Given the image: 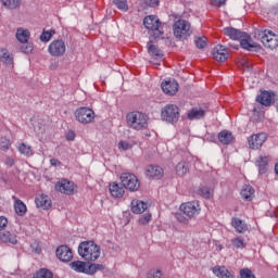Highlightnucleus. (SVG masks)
I'll use <instances>...</instances> for the list:
<instances>
[{
  "mask_svg": "<svg viewBox=\"0 0 278 278\" xmlns=\"http://www.w3.org/2000/svg\"><path fill=\"white\" fill-rule=\"evenodd\" d=\"M201 214V204L199 201H190L180 204L179 212L175 214L176 220L182 225H189L192 218Z\"/></svg>",
  "mask_w": 278,
  "mask_h": 278,
  "instance_id": "1",
  "label": "nucleus"
},
{
  "mask_svg": "<svg viewBox=\"0 0 278 278\" xmlns=\"http://www.w3.org/2000/svg\"><path fill=\"white\" fill-rule=\"evenodd\" d=\"M224 34L225 36H228V38H231V40H240V46L247 51H257V49H260V45L251 42L250 34L243 33L233 27L225 28Z\"/></svg>",
  "mask_w": 278,
  "mask_h": 278,
  "instance_id": "2",
  "label": "nucleus"
},
{
  "mask_svg": "<svg viewBox=\"0 0 278 278\" xmlns=\"http://www.w3.org/2000/svg\"><path fill=\"white\" fill-rule=\"evenodd\" d=\"M78 254L86 262H97L101 257V247L94 241H83L78 245Z\"/></svg>",
  "mask_w": 278,
  "mask_h": 278,
  "instance_id": "3",
  "label": "nucleus"
},
{
  "mask_svg": "<svg viewBox=\"0 0 278 278\" xmlns=\"http://www.w3.org/2000/svg\"><path fill=\"white\" fill-rule=\"evenodd\" d=\"M127 125L131 127V129H136L140 131L141 129H147L149 127V116L147 114L132 111L126 115Z\"/></svg>",
  "mask_w": 278,
  "mask_h": 278,
  "instance_id": "4",
  "label": "nucleus"
},
{
  "mask_svg": "<svg viewBox=\"0 0 278 278\" xmlns=\"http://www.w3.org/2000/svg\"><path fill=\"white\" fill-rule=\"evenodd\" d=\"M72 270L75 273H84L85 275H94L97 270H104L103 264L86 263L84 261H74L70 264Z\"/></svg>",
  "mask_w": 278,
  "mask_h": 278,
  "instance_id": "5",
  "label": "nucleus"
},
{
  "mask_svg": "<svg viewBox=\"0 0 278 278\" xmlns=\"http://www.w3.org/2000/svg\"><path fill=\"white\" fill-rule=\"evenodd\" d=\"M173 31L175 38L178 40H188V38L192 36V26L190 25V22L180 18L174 23Z\"/></svg>",
  "mask_w": 278,
  "mask_h": 278,
  "instance_id": "6",
  "label": "nucleus"
},
{
  "mask_svg": "<svg viewBox=\"0 0 278 278\" xmlns=\"http://www.w3.org/2000/svg\"><path fill=\"white\" fill-rule=\"evenodd\" d=\"M181 114L179 113V106L176 104H166L161 110V119L169 125H175L179 122Z\"/></svg>",
  "mask_w": 278,
  "mask_h": 278,
  "instance_id": "7",
  "label": "nucleus"
},
{
  "mask_svg": "<svg viewBox=\"0 0 278 278\" xmlns=\"http://www.w3.org/2000/svg\"><path fill=\"white\" fill-rule=\"evenodd\" d=\"M255 38L261 40L266 49H277L278 47V36L271 30H257L255 33Z\"/></svg>",
  "mask_w": 278,
  "mask_h": 278,
  "instance_id": "8",
  "label": "nucleus"
},
{
  "mask_svg": "<svg viewBox=\"0 0 278 278\" xmlns=\"http://www.w3.org/2000/svg\"><path fill=\"white\" fill-rule=\"evenodd\" d=\"M143 25L147 29H151L153 31V36L155 39L162 38L164 36V30L162 29V22H160V18L154 15H149L144 17Z\"/></svg>",
  "mask_w": 278,
  "mask_h": 278,
  "instance_id": "9",
  "label": "nucleus"
},
{
  "mask_svg": "<svg viewBox=\"0 0 278 278\" xmlns=\"http://www.w3.org/2000/svg\"><path fill=\"white\" fill-rule=\"evenodd\" d=\"M123 188L130 192H138L140 190V180L135 174L123 173L119 177Z\"/></svg>",
  "mask_w": 278,
  "mask_h": 278,
  "instance_id": "10",
  "label": "nucleus"
},
{
  "mask_svg": "<svg viewBox=\"0 0 278 278\" xmlns=\"http://www.w3.org/2000/svg\"><path fill=\"white\" fill-rule=\"evenodd\" d=\"M75 118L81 125H88L94 121V111L88 106H80L75 111Z\"/></svg>",
  "mask_w": 278,
  "mask_h": 278,
  "instance_id": "11",
  "label": "nucleus"
},
{
  "mask_svg": "<svg viewBox=\"0 0 278 278\" xmlns=\"http://www.w3.org/2000/svg\"><path fill=\"white\" fill-rule=\"evenodd\" d=\"M55 190L58 192H61V194H67L68 197L75 194V192H77V185H75V182L66 179V178H62L61 180H59L55 184Z\"/></svg>",
  "mask_w": 278,
  "mask_h": 278,
  "instance_id": "12",
  "label": "nucleus"
},
{
  "mask_svg": "<svg viewBox=\"0 0 278 278\" xmlns=\"http://www.w3.org/2000/svg\"><path fill=\"white\" fill-rule=\"evenodd\" d=\"M48 51L53 58H62L66 53V43L62 39H55L49 45Z\"/></svg>",
  "mask_w": 278,
  "mask_h": 278,
  "instance_id": "13",
  "label": "nucleus"
},
{
  "mask_svg": "<svg viewBox=\"0 0 278 278\" xmlns=\"http://www.w3.org/2000/svg\"><path fill=\"white\" fill-rule=\"evenodd\" d=\"M266 140H268V137L266 136V134L258 132L248 138V144L250 149L257 150V149H262V146L264 144V142H266Z\"/></svg>",
  "mask_w": 278,
  "mask_h": 278,
  "instance_id": "14",
  "label": "nucleus"
},
{
  "mask_svg": "<svg viewBox=\"0 0 278 278\" xmlns=\"http://www.w3.org/2000/svg\"><path fill=\"white\" fill-rule=\"evenodd\" d=\"M56 257L60 262H71L73 260V250L68 245L56 248Z\"/></svg>",
  "mask_w": 278,
  "mask_h": 278,
  "instance_id": "15",
  "label": "nucleus"
},
{
  "mask_svg": "<svg viewBox=\"0 0 278 278\" xmlns=\"http://www.w3.org/2000/svg\"><path fill=\"white\" fill-rule=\"evenodd\" d=\"M213 58L217 62H227V58H229V51L223 45H217L213 49Z\"/></svg>",
  "mask_w": 278,
  "mask_h": 278,
  "instance_id": "16",
  "label": "nucleus"
},
{
  "mask_svg": "<svg viewBox=\"0 0 278 278\" xmlns=\"http://www.w3.org/2000/svg\"><path fill=\"white\" fill-rule=\"evenodd\" d=\"M161 88L165 94L173 97V94H177V91L179 90V84H177L176 80H165L162 83Z\"/></svg>",
  "mask_w": 278,
  "mask_h": 278,
  "instance_id": "17",
  "label": "nucleus"
},
{
  "mask_svg": "<svg viewBox=\"0 0 278 278\" xmlns=\"http://www.w3.org/2000/svg\"><path fill=\"white\" fill-rule=\"evenodd\" d=\"M205 114H207V108H192L187 113V117L189 121H201V118H205Z\"/></svg>",
  "mask_w": 278,
  "mask_h": 278,
  "instance_id": "18",
  "label": "nucleus"
},
{
  "mask_svg": "<svg viewBox=\"0 0 278 278\" xmlns=\"http://www.w3.org/2000/svg\"><path fill=\"white\" fill-rule=\"evenodd\" d=\"M146 175L150 179H162L164 169L157 165H149L146 169Z\"/></svg>",
  "mask_w": 278,
  "mask_h": 278,
  "instance_id": "19",
  "label": "nucleus"
},
{
  "mask_svg": "<svg viewBox=\"0 0 278 278\" xmlns=\"http://www.w3.org/2000/svg\"><path fill=\"white\" fill-rule=\"evenodd\" d=\"M273 97H275V93L270 91H262L261 94L256 97V101L257 103H261V105L268 108L275 103V101H273Z\"/></svg>",
  "mask_w": 278,
  "mask_h": 278,
  "instance_id": "20",
  "label": "nucleus"
},
{
  "mask_svg": "<svg viewBox=\"0 0 278 278\" xmlns=\"http://www.w3.org/2000/svg\"><path fill=\"white\" fill-rule=\"evenodd\" d=\"M231 225L237 233H245V231H249V225L238 217L231 218Z\"/></svg>",
  "mask_w": 278,
  "mask_h": 278,
  "instance_id": "21",
  "label": "nucleus"
},
{
  "mask_svg": "<svg viewBox=\"0 0 278 278\" xmlns=\"http://www.w3.org/2000/svg\"><path fill=\"white\" fill-rule=\"evenodd\" d=\"M0 241L3 242V244H18V239L16 237V233L11 231L1 232Z\"/></svg>",
  "mask_w": 278,
  "mask_h": 278,
  "instance_id": "22",
  "label": "nucleus"
},
{
  "mask_svg": "<svg viewBox=\"0 0 278 278\" xmlns=\"http://www.w3.org/2000/svg\"><path fill=\"white\" fill-rule=\"evenodd\" d=\"M109 190L114 199H121L125 194V187H121L117 182H112Z\"/></svg>",
  "mask_w": 278,
  "mask_h": 278,
  "instance_id": "23",
  "label": "nucleus"
},
{
  "mask_svg": "<svg viewBox=\"0 0 278 278\" xmlns=\"http://www.w3.org/2000/svg\"><path fill=\"white\" fill-rule=\"evenodd\" d=\"M213 273L218 278H236L225 266H215Z\"/></svg>",
  "mask_w": 278,
  "mask_h": 278,
  "instance_id": "24",
  "label": "nucleus"
},
{
  "mask_svg": "<svg viewBox=\"0 0 278 278\" xmlns=\"http://www.w3.org/2000/svg\"><path fill=\"white\" fill-rule=\"evenodd\" d=\"M255 165L258 168L260 175H266L268 172V156H260L256 160Z\"/></svg>",
  "mask_w": 278,
  "mask_h": 278,
  "instance_id": "25",
  "label": "nucleus"
},
{
  "mask_svg": "<svg viewBox=\"0 0 278 278\" xmlns=\"http://www.w3.org/2000/svg\"><path fill=\"white\" fill-rule=\"evenodd\" d=\"M222 144H231L233 142V134L229 130H222L217 136Z\"/></svg>",
  "mask_w": 278,
  "mask_h": 278,
  "instance_id": "26",
  "label": "nucleus"
},
{
  "mask_svg": "<svg viewBox=\"0 0 278 278\" xmlns=\"http://www.w3.org/2000/svg\"><path fill=\"white\" fill-rule=\"evenodd\" d=\"M241 197L245 201H253V197H255V189H253L251 185H244L241 189Z\"/></svg>",
  "mask_w": 278,
  "mask_h": 278,
  "instance_id": "27",
  "label": "nucleus"
},
{
  "mask_svg": "<svg viewBox=\"0 0 278 278\" xmlns=\"http://www.w3.org/2000/svg\"><path fill=\"white\" fill-rule=\"evenodd\" d=\"M35 203L37 207H41L42 210H49L51 207L49 195H39L36 198Z\"/></svg>",
  "mask_w": 278,
  "mask_h": 278,
  "instance_id": "28",
  "label": "nucleus"
},
{
  "mask_svg": "<svg viewBox=\"0 0 278 278\" xmlns=\"http://www.w3.org/2000/svg\"><path fill=\"white\" fill-rule=\"evenodd\" d=\"M147 211V203L140 200H132L131 202V212L134 214H142Z\"/></svg>",
  "mask_w": 278,
  "mask_h": 278,
  "instance_id": "29",
  "label": "nucleus"
},
{
  "mask_svg": "<svg viewBox=\"0 0 278 278\" xmlns=\"http://www.w3.org/2000/svg\"><path fill=\"white\" fill-rule=\"evenodd\" d=\"M0 61L3 62V64H8L9 66H12L14 64V55L10 53L7 49L0 50Z\"/></svg>",
  "mask_w": 278,
  "mask_h": 278,
  "instance_id": "30",
  "label": "nucleus"
},
{
  "mask_svg": "<svg viewBox=\"0 0 278 278\" xmlns=\"http://www.w3.org/2000/svg\"><path fill=\"white\" fill-rule=\"evenodd\" d=\"M190 170V163L182 161L176 165V173L179 177H184Z\"/></svg>",
  "mask_w": 278,
  "mask_h": 278,
  "instance_id": "31",
  "label": "nucleus"
},
{
  "mask_svg": "<svg viewBox=\"0 0 278 278\" xmlns=\"http://www.w3.org/2000/svg\"><path fill=\"white\" fill-rule=\"evenodd\" d=\"M14 210L17 216H25L27 214V205L18 199L15 200Z\"/></svg>",
  "mask_w": 278,
  "mask_h": 278,
  "instance_id": "32",
  "label": "nucleus"
},
{
  "mask_svg": "<svg viewBox=\"0 0 278 278\" xmlns=\"http://www.w3.org/2000/svg\"><path fill=\"white\" fill-rule=\"evenodd\" d=\"M148 53L150 55H153L154 58H162V55H164V53H162L160 48L153 45V41L148 42Z\"/></svg>",
  "mask_w": 278,
  "mask_h": 278,
  "instance_id": "33",
  "label": "nucleus"
},
{
  "mask_svg": "<svg viewBox=\"0 0 278 278\" xmlns=\"http://www.w3.org/2000/svg\"><path fill=\"white\" fill-rule=\"evenodd\" d=\"M29 36L30 34L27 29L18 28L16 31V39L18 42H28Z\"/></svg>",
  "mask_w": 278,
  "mask_h": 278,
  "instance_id": "34",
  "label": "nucleus"
},
{
  "mask_svg": "<svg viewBox=\"0 0 278 278\" xmlns=\"http://www.w3.org/2000/svg\"><path fill=\"white\" fill-rule=\"evenodd\" d=\"M33 278H53V271L47 268H40L34 273Z\"/></svg>",
  "mask_w": 278,
  "mask_h": 278,
  "instance_id": "35",
  "label": "nucleus"
},
{
  "mask_svg": "<svg viewBox=\"0 0 278 278\" xmlns=\"http://www.w3.org/2000/svg\"><path fill=\"white\" fill-rule=\"evenodd\" d=\"M147 278H166V275L162 268H152L148 270Z\"/></svg>",
  "mask_w": 278,
  "mask_h": 278,
  "instance_id": "36",
  "label": "nucleus"
},
{
  "mask_svg": "<svg viewBox=\"0 0 278 278\" xmlns=\"http://www.w3.org/2000/svg\"><path fill=\"white\" fill-rule=\"evenodd\" d=\"M1 3L9 10H16V8H21V0H1Z\"/></svg>",
  "mask_w": 278,
  "mask_h": 278,
  "instance_id": "37",
  "label": "nucleus"
},
{
  "mask_svg": "<svg viewBox=\"0 0 278 278\" xmlns=\"http://www.w3.org/2000/svg\"><path fill=\"white\" fill-rule=\"evenodd\" d=\"M232 247L235 249H247V243L244 242V238L242 237H236L235 239L231 240Z\"/></svg>",
  "mask_w": 278,
  "mask_h": 278,
  "instance_id": "38",
  "label": "nucleus"
},
{
  "mask_svg": "<svg viewBox=\"0 0 278 278\" xmlns=\"http://www.w3.org/2000/svg\"><path fill=\"white\" fill-rule=\"evenodd\" d=\"M18 151L22 153V155H27L28 157L30 155H34V151H31V146H27L25 143H21L18 146Z\"/></svg>",
  "mask_w": 278,
  "mask_h": 278,
  "instance_id": "39",
  "label": "nucleus"
},
{
  "mask_svg": "<svg viewBox=\"0 0 278 278\" xmlns=\"http://www.w3.org/2000/svg\"><path fill=\"white\" fill-rule=\"evenodd\" d=\"M113 5H116L122 12H127L129 10V5L127 4V0H113Z\"/></svg>",
  "mask_w": 278,
  "mask_h": 278,
  "instance_id": "40",
  "label": "nucleus"
},
{
  "mask_svg": "<svg viewBox=\"0 0 278 278\" xmlns=\"http://www.w3.org/2000/svg\"><path fill=\"white\" fill-rule=\"evenodd\" d=\"M55 34V29L49 30H43L41 36H40V41L41 42H49L51 38H53V35Z\"/></svg>",
  "mask_w": 278,
  "mask_h": 278,
  "instance_id": "41",
  "label": "nucleus"
},
{
  "mask_svg": "<svg viewBox=\"0 0 278 278\" xmlns=\"http://www.w3.org/2000/svg\"><path fill=\"white\" fill-rule=\"evenodd\" d=\"M194 43L198 49H205V47H207V38L206 37H195Z\"/></svg>",
  "mask_w": 278,
  "mask_h": 278,
  "instance_id": "42",
  "label": "nucleus"
},
{
  "mask_svg": "<svg viewBox=\"0 0 278 278\" xmlns=\"http://www.w3.org/2000/svg\"><path fill=\"white\" fill-rule=\"evenodd\" d=\"M198 194H200V197L203 199H210V197H212V191H210L208 187H200L198 189Z\"/></svg>",
  "mask_w": 278,
  "mask_h": 278,
  "instance_id": "43",
  "label": "nucleus"
},
{
  "mask_svg": "<svg viewBox=\"0 0 278 278\" xmlns=\"http://www.w3.org/2000/svg\"><path fill=\"white\" fill-rule=\"evenodd\" d=\"M20 50L22 51V53H31V51H34V45L27 43V41L22 42Z\"/></svg>",
  "mask_w": 278,
  "mask_h": 278,
  "instance_id": "44",
  "label": "nucleus"
},
{
  "mask_svg": "<svg viewBox=\"0 0 278 278\" xmlns=\"http://www.w3.org/2000/svg\"><path fill=\"white\" fill-rule=\"evenodd\" d=\"M240 277L241 278H255V275H253V271L249 268H244L240 270Z\"/></svg>",
  "mask_w": 278,
  "mask_h": 278,
  "instance_id": "45",
  "label": "nucleus"
},
{
  "mask_svg": "<svg viewBox=\"0 0 278 278\" xmlns=\"http://www.w3.org/2000/svg\"><path fill=\"white\" fill-rule=\"evenodd\" d=\"M151 223V214L146 213L139 218V224L140 225H149Z\"/></svg>",
  "mask_w": 278,
  "mask_h": 278,
  "instance_id": "46",
  "label": "nucleus"
},
{
  "mask_svg": "<svg viewBox=\"0 0 278 278\" xmlns=\"http://www.w3.org/2000/svg\"><path fill=\"white\" fill-rule=\"evenodd\" d=\"M10 139L2 138L0 141V149L1 151H8L10 149Z\"/></svg>",
  "mask_w": 278,
  "mask_h": 278,
  "instance_id": "47",
  "label": "nucleus"
},
{
  "mask_svg": "<svg viewBox=\"0 0 278 278\" xmlns=\"http://www.w3.org/2000/svg\"><path fill=\"white\" fill-rule=\"evenodd\" d=\"M144 5L148 8H157L160 5V0H143Z\"/></svg>",
  "mask_w": 278,
  "mask_h": 278,
  "instance_id": "48",
  "label": "nucleus"
},
{
  "mask_svg": "<svg viewBox=\"0 0 278 278\" xmlns=\"http://www.w3.org/2000/svg\"><path fill=\"white\" fill-rule=\"evenodd\" d=\"M118 149H122V151H129V149H131V144L127 141H119Z\"/></svg>",
  "mask_w": 278,
  "mask_h": 278,
  "instance_id": "49",
  "label": "nucleus"
},
{
  "mask_svg": "<svg viewBox=\"0 0 278 278\" xmlns=\"http://www.w3.org/2000/svg\"><path fill=\"white\" fill-rule=\"evenodd\" d=\"M227 0H211L212 5H216L217 8H220V5H225Z\"/></svg>",
  "mask_w": 278,
  "mask_h": 278,
  "instance_id": "50",
  "label": "nucleus"
},
{
  "mask_svg": "<svg viewBox=\"0 0 278 278\" xmlns=\"http://www.w3.org/2000/svg\"><path fill=\"white\" fill-rule=\"evenodd\" d=\"M4 227H8V218L0 216V231L3 230Z\"/></svg>",
  "mask_w": 278,
  "mask_h": 278,
  "instance_id": "51",
  "label": "nucleus"
},
{
  "mask_svg": "<svg viewBox=\"0 0 278 278\" xmlns=\"http://www.w3.org/2000/svg\"><path fill=\"white\" fill-rule=\"evenodd\" d=\"M66 140H68L70 142H73V140H75V131L68 130L66 132Z\"/></svg>",
  "mask_w": 278,
  "mask_h": 278,
  "instance_id": "52",
  "label": "nucleus"
},
{
  "mask_svg": "<svg viewBox=\"0 0 278 278\" xmlns=\"http://www.w3.org/2000/svg\"><path fill=\"white\" fill-rule=\"evenodd\" d=\"M50 164L51 166H62V162H60L58 159H51Z\"/></svg>",
  "mask_w": 278,
  "mask_h": 278,
  "instance_id": "53",
  "label": "nucleus"
},
{
  "mask_svg": "<svg viewBox=\"0 0 278 278\" xmlns=\"http://www.w3.org/2000/svg\"><path fill=\"white\" fill-rule=\"evenodd\" d=\"M5 164H7V166H14V159H12V157H7L5 159Z\"/></svg>",
  "mask_w": 278,
  "mask_h": 278,
  "instance_id": "54",
  "label": "nucleus"
},
{
  "mask_svg": "<svg viewBox=\"0 0 278 278\" xmlns=\"http://www.w3.org/2000/svg\"><path fill=\"white\" fill-rule=\"evenodd\" d=\"M275 173L278 176V163L275 165Z\"/></svg>",
  "mask_w": 278,
  "mask_h": 278,
  "instance_id": "55",
  "label": "nucleus"
},
{
  "mask_svg": "<svg viewBox=\"0 0 278 278\" xmlns=\"http://www.w3.org/2000/svg\"><path fill=\"white\" fill-rule=\"evenodd\" d=\"M218 250H219V251H223V245H218Z\"/></svg>",
  "mask_w": 278,
  "mask_h": 278,
  "instance_id": "56",
  "label": "nucleus"
}]
</instances>
